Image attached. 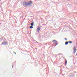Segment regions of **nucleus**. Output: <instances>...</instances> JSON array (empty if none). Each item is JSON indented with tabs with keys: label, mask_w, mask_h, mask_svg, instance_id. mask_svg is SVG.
<instances>
[{
	"label": "nucleus",
	"mask_w": 77,
	"mask_h": 77,
	"mask_svg": "<svg viewBox=\"0 0 77 77\" xmlns=\"http://www.w3.org/2000/svg\"><path fill=\"white\" fill-rule=\"evenodd\" d=\"M32 3V1H29L27 2V6H31V4Z\"/></svg>",
	"instance_id": "nucleus-1"
},
{
	"label": "nucleus",
	"mask_w": 77,
	"mask_h": 77,
	"mask_svg": "<svg viewBox=\"0 0 77 77\" xmlns=\"http://www.w3.org/2000/svg\"><path fill=\"white\" fill-rule=\"evenodd\" d=\"M23 5L24 6H27V2H24L23 3Z\"/></svg>",
	"instance_id": "nucleus-2"
},
{
	"label": "nucleus",
	"mask_w": 77,
	"mask_h": 77,
	"mask_svg": "<svg viewBox=\"0 0 77 77\" xmlns=\"http://www.w3.org/2000/svg\"><path fill=\"white\" fill-rule=\"evenodd\" d=\"M73 50H74V53H75L77 51V48L76 47H75L73 48Z\"/></svg>",
	"instance_id": "nucleus-3"
},
{
	"label": "nucleus",
	"mask_w": 77,
	"mask_h": 77,
	"mask_svg": "<svg viewBox=\"0 0 77 77\" xmlns=\"http://www.w3.org/2000/svg\"><path fill=\"white\" fill-rule=\"evenodd\" d=\"M2 45H6L7 42H2Z\"/></svg>",
	"instance_id": "nucleus-4"
},
{
	"label": "nucleus",
	"mask_w": 77,
	"mask_h": 77,
	"mask_svg": "<svg viewBox=\"0 0 77 77\" xmlns=\"http://www.w3.org/2000/svg\"><path fill=\"white\" fill-rule=\"evenodd\" d=\"M34 24V22L33 21H32V23H30V25L32 26H33V24Z\"/></svg>",
	"instance_id": "nucleus-5"
},
{
	"label": "nucleus",
	"mask_w": 77,
	"mask_h": 77,
	"mask_svg": "<svg viewBox=\"0 0 77 77\" xmlns=\"http://www.w3.org/2000/svg\"><path fill=\"white\" fill-rule=\"evenodd\" d=\"M53 42H54V44H56V43H57V41H56V40H54L53 41Z\"/></svg>",
	"instance_id": "nucleus-6"
},
{
	"label": "nucleus",
	"mask_w": 77,
	"mask_h": 77,
	"mask_svg": "<svg viewBox=\"0 0 77 77\" xmlns=\"http://www.w3.org/2000/svg\"><path fill=\"white\" fill-rule=\"evenodd\" d=\"M40 30V27L39 26H38V27L37 28V31L38 32H39V30Z\"/></svg>",
	"instance_id": "nucleus-7"
},
{
	"label": "nucleus",
	"mask_w": 77,
	"mask_h": 77,
	"mask_svg": "<svg viewBox=\"0 0 77 77\" xmlns=\"http://www.w3.org/2000/svg\"><path fill=\"white\" fill-rule=\"evenodd\" d=\"M68 42H66L65 43V45H68Z\"/></svg>",
	"instance_id": "nucleus-8"
},
{
	"label": "nucleus",
	"mask_w": 77,
	"mask_h": 77,
	"mask_svg": "<svg viewBox=\"0 0 77 77\" xmlns=\"http://www.w3.org/2000/svg\"><path fill=\"white\" fill-rule=\"evenodd\" d=\"M67 63V61H66V60L65 62V65H66V63Z\"/></svg>",
	"instance_id": "nucleus-9"
},
{
	"label": "nucleus",
	"mask_w": 77,
	"mask_h": 77,
	"mask_svg": "<svg viewBox=\"0 0 77 77\" xmlns=\"http://www.w3.org/2000/svg\"><path fill=\"white\" fill-rule=\"evenodd\" d=\"M30 29H33V26H30L29 27Z\"/></svg>",
	"instance_id": "nucleus-10"
},
{
	"label": "nucleus",
	"mask_w": 77,
	"mask_h": 77,
	"mask_svg": "<svg viewBox=\"0 0 77 77\" xmlns=\"http://www.w3.org/2000/svg\"><path fill=\"white\" fill-rule=\"evenodd\" d=\"M69 43H70V44H71V43H72V42H71V41H69Z\"/></svg>",
	"instance_id": "nucleus-11"
},
{
	"label": "nucleus",
	"mask_w": 77,
	"mask_h": 77,
	"mask_svg": "<svg viewBox=\"0 0 77 77\" xmlns=\"http://www.w3.org/2000/svg\"><path fill=\"white\" fill-rule=\"evenodd\" d=\"M65 40H67V39H66V38H65Z\"/></svg>",
	"instance_id": "nucleus-12"
},
{
	"label": "nucleus",
	"mask_w": 77,
	"mask_h": 77,
	"mask_svg": "<svg viewBox=\"0 0 77 77\" xmlns=\"http://www.w3.org/2000/svg\"><path fill=\"white\" fill-rule=\"evenodd\" d=\"M57 45V44H56L55 46H56V45Z\"/></svg>",
	"instance_id": "nucleus-13"
},
{
	"label": "nucleus",
	"mask_w": 77,
	"mask_h": 77,
	"mask_svg": "<svg viewBox=\"0 0 77 77\" xmlns=\"http://www.w3.org/2000/svg\"><path fill=\"white\" fill-rule=\"evenodd\" d=\"M13 67H14V65H13L12 66V68H13Z\"/></svg>",
	"instance_id": "nucleus-14"
},
{
	"label": "nucleus",
	"mask_w": 77,
	"mask_h": 77,
	"mask_svg": "<svg viewBox=\"0 0 77 77\" xmlns=\"http://www.w3.org/2000/svg\"><path fill=\"white\" fill-rule=\"evenodd\" d=\"M36 43H38V42H36Z\"/></svg>",
	"instance_id": "nucleus-15"
},
{
	"label": "nucleus",
	"mask_w": 77,
	"mask_h": 77,
	"mask_svg": "<svg viewBox=\"0 0 77 77\" xmlns=\"http://www.w3.org/2000/svg\"><path fill=\"white\" fill-rule=\"evenodd\" d=\"M15 54H16V53H15Z\"/></svg>",
	"instance_id": "nucleus-16"
}]
</instances>
